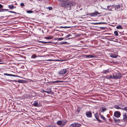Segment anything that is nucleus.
<instances>
[{
    "instance_id": "obj_46",
    "label": "nucleus",
    "mask_w": 127,
    "mask_h": 127,
    "mask_svg": "<svg viewBox=\"0 0 127 127\" xmlns=\"http://www.w3.org/2000/svg\"><path fill=\"white\" fill-rule=\"evenodd\" d=\"M64 27V28H70L71 27H66V26H65V27Z\"/></svg>"
},
{
    "instance_id": "obj_53",
    "label": "nucleus",
    "mask_w": 127,
    "mask_h": 127,
    "mask_svg": "<svg viewBox=\"0 0 127 127\" xmlns=\"http://www.w3.org/2000/svg\"><path fill=\"white\" fill-rule=\"evenodd\" d=\"M2 60L0 59V62H2Z\"/></svg>"
},
{
    "instance_id": "obj_32",
    "label": "nucleus",
    "mask_w": 127,
    "mask_h": 127,
    "mask_svg": "<svg viewBox=\"0 0 127 127\" xmlns=\"http://www.w3.org/2000/svg\"><path fill=\"white\" fill-rule=\"evenodd\" d=\"M67 43V42L66 41H61V44H66Z\"/></svg>"
},
{
    "instance_id": "obj_25",
    "label": "nucleus",
    "mask_w": 127,
    "mask_h": 127,
    "mask_svg": "<svg viewBox=\"0 0 127 127\" xmlns=\"http://www.w3.org/2000/svg\"><path fill=\"white\" fill-rule=\"evenodd\" d=\"M114 34H115V35L116 36H118V32L117 31H115L114 32Z\"/></svg>"
},
{
    "instance_id": "obj_22",
    "label": "nucleus",
    "mask_w": 127,
    "mask_h": 127,
    "mask_svg": "<svg viewBox=\"0 0 127 127\" xmlns=\"http://www.w3.org/2000/svg\"><path fill=\"white\" fill-rule=\"evenodd\" d=\"M39 42H41L42 43H43L45 44L46 43H51L52 42H44L43 41H39Z\"/></svg>"
},
{
    "instance_id": "obj_49",
    "label": "nucleus",
    "mask_w": 127,
    "mask_h": 127,
    "mask_svg": "<svg viewBox=\"0 0 127 127\" xmlns=\"http://www.w3.org/2000/svg\"><path fill=\"white\" fill-rule=\"evenodd\" d=\"M47 61H51L52 60H51V59H49L48 60H47Z\"/></svg>"
},
{
    "instance_id": "obj_44",
    "label": "nucleus",
    "mask_w": 127,
    "mask_h": 127,
    "mask_svg": "<svg viewBox=\"0 0 127 127\" xmlns=\"http://www.w3.org/2000/svg\"><path fill=\"white\" fill-rule=\"evenodd\" d=\"M3 9H1L0 10V12H3L4 11Z\"/></svg>"
},
{
    "instance_id": "obj_4",
    "label": "nucleus",
    "mask_w": 127,
    "mask_h": 127,
    "mask_svg": "<svg viewBox=\"0 0 127 127\" xmlns=\"http://www.w3.org/2000/svg\"><path fill=\"white\" fill-rule=\"evenodd\" d=\"M81 125L78 123H75L72 124H71L70 126V127H80Z\"/></svg>"
},
{
    "instance_id": "obj_13",
    "label": "nucleus",
    "mask_w": 127,
    "mask_h": 127,
    "mask_svg": "<svg viewBox=\"0 0 127 127\" xmlns=\"http://www.w3.org/2000/svg\"><path fill=\"white\" fill-rule=\"evenodd\" d=\"M84 57L87 58H94L95 57V56L92 55H85Z\"/></svg>"
},
{
    "instance_id": "obj_59",
    "label": "nucleus",
    "mask_w": 127,
    "mask_h": 127,
    "mask_svg": "<svg viewBox=\"0 0 127 127\" xmlns=\"http://www.w3.org/2000/svg\"><path fill=\"white\" fill-rule=\"evenodd\" d=\"M104 9H106L107 8H104Z\"/></svg>"
},
{
    "instance_id": "obj_47",
    "label": "nucleus",
    "mask_w": 127,
    "mask_h": 127,
    "mask_svg": "<svg viewBox=\"0 0 127 127\" xmlns=\"http://www.w3.org/2000/svg\"><path fill=\"white\" fill-rule=\"evenodd\" d=\"M68 0H62L63 1L65 2L66 1H67Z\"/></svg>"
},
{
    "instance_id": "obj_15",
    "label": "nucleus",
    "mask_w": 127,
    "mask_h": 127,
    "mask_svg": "<svg viewBox=\"0 0 127 127\" xmlns=\"http://www.w3.org/2000/svg\"><path fill=\"white\" fill-rule=\"evenodd\" d=\"M107 23L106 22H99V23H92V24L93 25H98V24H106Z\"/></svg>"
},
{
    "instance_id": "obj_8",
    "label": "nucleus",
    "mask_w": 127,
    "mask_h": 127,
    "mask_svg": "<svg viewBox=\"0 0 127 127\" xmlns=\"http://www.w3.org/2000/svg\"><path fill=\"white\" fill-rule=\"evenodd\" d=\"M114 76H115V79L120 78L122 77L121 74L118 73H116L115 75Z\"/></svg>"
},
{
    "instance_id": "obj_50",
    "label": "nucleus",
    "mask_w": 127,
    "mask_h": 127,
    "mask_svg": "<svg viewBox=\"0 0 127 127\" xmlns=\"http://www.w3.org/2000/svg\"><path fill=\"white\" fill-rule=\"evenodd\" d=\"M108 10L109 11H112V9H109L108 8Z\"/></svg>"
},
{
    "instance_id": "obj_51",
    "label": "nucleus",
    "mask_w": 127,
    "mask_h": 127,
    "mask_svg": "<svg viewBox=\"0 0 127 127\" xmlns=\"http://www.w3.org/2000/svg\"><path fill=\"white\" fill-rule=\"evenodd\" d=\"M3 10L5 11H8V9H3Z\"/></svg>"
},
{
    "instance_id": "obj_11",
    "label": "nucleus",
    "mask_w": 127,
    "mask_h": 127,
    "mask_svg": "<svg viewBox=\"0 0 127 127\" xmlns=\"http://www.w3.org/2000/svg\"><path fill=\"white\" fill-rule=\"evenodd\" d=\"M113 120L115 121V122L116 123H119L121 121H122L123 120H120L118 119H116V118L113 117Z\"/></svg>"
},
{
    "instance_id": "obj_34",
    "label": "nucleus",
    "mask_w": 127,
    "mask_h": 127,
    "mask_svg": "<svg viewBox=\"0 0 127 127\" xmlns=\"http://www.w3.org/2000/svg\"><path fill=\"white\" fill-rule=\"evenodd\" d=\"M63 82L62 81H55L53 82V83H59L60 82Z\"/></svg>"
},
{
    "instance_id": "obj_9",
    "label": "nucleus",
    "mask_w": 127,
    "mask_h": 127,
    "mask_svg": "<svg viewBox=\"0 0 127 127\" xmlns=\"http://www.w3.org/2000/svg\"><path fill=\"white\" fill-rule=\"evenodd\" d=\"M86 115L87 117L89 118H91L92 116L91 112L89 111H87L86 112Z\"/></svg>"
},
{
    "instance_id": "obj_30",
    "label": "nucleus",
    "mask_w": 127,
    "mask_h": 127,
    "mask_svg": "<svg viewBox=\"0 0 127 127\" xmlns=\"http://www.w3.org/2000/svg\"><path fill=\"white\" fill-rule=\"evenodd\" d=\"M64 39V38H57V40L58 41H61L63 40Z\"/></svg>"
},
{
    "instance_id": "obj_21",
    "label": "nucleus",
    "mask_w": 127,
    "mask_h": 127,
    "mask_svg": "<svg viewBox=\"0 0 127 127\" xmlns=\"http://www.w3.org/2000/svg\"><path fill=\"white\" fill-rule=\"evenodd\" d=\"M121 7V6L120 5H117L115 6L114 7V8L115 9H118Z\"/></svg>"
},
{
    "instance_id": "obj_17",
    "label": "nucleus",
    "mask_w": 127,
    "mask_h": 127,
    "mask_svg": "<svg viewBox=\"0 0 127 127\" xmlns=\"http://www.w3.org/2000/svg\"><path fill=\"white\" fill-rule=\"evenodd\" d=\"M46 93L49 94H50L51 93L52 91L51 90L50 88H48L47 89L46 91Z\"/></svg>"
},
{
    "instance_id": "obj_42",
    "label": "nucleus",
    "mask_w": 127,
    "mask_h": 127,
    "mask_svg": "<svg viewBox=\"0 0 127 127\" xmlns=\"http://www.w3.org/2000/svg\"><path fill=\"white\" fill-rule=\"evenodd\" d=\"M3 7V5H2L1 4H0V8H2Z\"/></svg>"
},
{
    "instance_id": "obj_7",
    "label": "nucleus",
    "mask_w": 127,
    "mask_h": 127,
    "mask_svg": "<svg viewBox=\"0 0 127 127\" xmlns=\"http://www.w3.org/2000/svg\"><path fill=\"white\" fill-rule=\"evenodd\" d=\"M100 14V13H99L98 11H96L94 12L90 13L89 15H90L91 17L95 16L98 14Z\"/></svg>"
},
{
    "instance_id": "obj_48",
    "label": "nucleus",
    "mask_w": 127,
    "mask_h": 127,
    "mask_svg": "<svg viewBox=\"0 0 127 127\" xmlns=\"http://www.w3.org/2000/svg\"><path fill=\"white\" fill-rule=\"evenodd\" d=\"M56 60L57 61H63V60Z\"/></svg>"
},
{
    "instance_id": "obj_37",
    "label": "nucleus",
    "mask_w": 127,
    "mask_h": 127,
    "mask_svg": "<svg viewBox=\"0 0 127 127\" xmlns=\"http://www.w3.org/2000/svg\"><path fill=\"white\" fill-rule=\"evenodd\" d=\"M20 5L21 6H22V7L25 6V5L24 4L23 2H22L20 4Z\"/></svg>"
},
{
    "instance_id": "obj_26",
    "label": "nucleus",
    "mask_w": 127,
    "mask_h": 127,
    "mask_svg": "<svg viewBox=\"0 0 127 127\" xmlns=\"http://www.w3.org/2000/svg\"><path fill=\"white\" fill-rule=\"evenodd\" d=\"M52 37L50 36H48V37H45V38L46 39H50L52 38Z\"/></svg>"
},
{
    "instance_id": "obj_19",
    "label": "nucleus",
    "mask_w": 127,
    "mask_h": 127,
    "mask_svg": "<svg viewBox=\"0 0 127 127\" xmlns=\"http://www.w3.org/2000/svg\"><path fill=\"white\" fill-rule=\"evenodd\" d=\"M8 7L9 8L11 9H13L14 8H16V7H14L13 5V4H11L10 5H9L8 6Z\"/></svg>"
},
{
    "instance_id": "obj_5",
    "label": "nucleus",
    "mask_w": 127,
    "mask_h": 127,
    "mask_svg": "<svg viewBox=\"0 0 127 127\" xmlns=\"http://www.w3.org/2000/svg\"><path fill=\"white\" fill-rule=\"evenodd\" d=\"M121 115L120 112L119 111H116L114 112V116L117 118L120 117Z\"/></svg>"
},
{
    "instance_id": "obj_10",
    "label": "nucleus",
    "mask_w": 127,
    "mask_h": 127,
    "mask_svg": "<svg viewBox=\"0 0 127 127\" xmlns=\"http://www.w3.org/2000/svg\"><path fill=\"white\" fill-rule=\"evenodd\" d=\"M95 117L97 120L99 122L102 123V121L99 120V118L98 113H96L95 114Z\"/></svg>"
},
{
    "instance_id": "obj_18",
    "label": "nucleus",
    "mask_w": 127,
    "mask_h": 127,
    "mask_svg": "<svg viewBox=\"0 0 127 127\" xmlns=\"http://www.w3.org/2000/svg\"><path fill=\"white\" fill-rule=\"evenodd\" d=\"M99 115L101 118L103 120H104V121H106V120L105 117L103 115H101L100 113H99Z\"/></svg>"
},
{
    "instance_id": "obj_12",
    "label": "nucleus",
    "mask_w": 127,
    "mask_h": 127,
    "mask_svg": "<svg viewBox=\"0 0 127 127\" xmlns=\"http://www.w3.org/2000/svg\"><path fill=\"white\" fill-rule=\"evenodd\" d=\"M123 120L124 121H126L127 120V115L126 113H123Z\"/></svg>"
},
{
    "instance_id": "obj_38",
    "label": "nucleus",
    "mask_w": 127,
    "mask_h": 127,
    "mask_svg": "<svg viewBox=\"0 0 127 127\" xmlns=\"http://www.w3.org/2000/svg\"><path fill=\"white\" fill-rule=\"evenodd\" d=\"M121 109H123V108H125V107H124V105H121Z\"/></svg>"
},
{
    "instance_id": "obj_33",
    "label": "nucleus",
    "mask_w": 127,
    "mask_h": 127,
    "mask_svg": "<svg viewBox=\"0 0 127 127\" xmlns=\"http://www.w3.org/2000/svg\"><path fill=\"white\" fill-rule=\"evenodd\" d=\"M36 57V55L35 54H33L31 56V58H35Z\"/></svg>"
},
{
    "instance_id": "obj_29",
    "label": "nucleus",
    "mask_w": 127,
    "mask_h": 127,
    "mask_svg": "<svg viewBox=\"0 0 127 127\" xmlns=\"http://www.w3.org/2000/svg\"><path fill=\"white\" fill-rule=\"evenodd\" d=\"M47 9H48L49 10H51L53 9V8L52 7L49 6L46 7Z\"/></svg>"
},
{
    "instance_id": "obj_14",
    "label": "nucleus",
    "mask_w": 127,
    "mask_h": 127,
    "mask_svg": "<svg viewBox=\"0 0 127 127\" xmlns=\"http://www.w3.org/2000/svg\"><path fill=\"white\" fill-rule=\"evenodd\" d=\"M106 110V108L104 107H102V109H100L99 113L104 112V111Z\"/></svg>"
},
{
    "instance_id": "obj_24",
    "label": "nucleus",
    "mask_w": 127,
    "mask_h": 127,
    "mask_svg": "<svg viewBox=\"0 0 127 127\" xmlns=\"http://www.w3.org/2000/svg\"><path fill=\"white\" fill-rule=\"evenodd\" d=\"M108 69H107V70H103L102 72V73L104 74H106L107 73L109 72V71H108Z\"/></svg>"
},
{
    "instance_id": "obj_28",
    "label": "nucleus",
    "mask_w": 127,
    "mask_h": 127,
    "mask_svg": "<svg viewBox=\"0 0 127 127\" xmlns=\"http://www.w3.org/2000/svg\"><path fill=\"white\" fill-rule=\"evenodd\" d=\"M111 57L113 58H116L117 57V55L114 54H112L111 55Z\"/></svg>"
},
{
    "instance_id": "obj_43",
    "label": "nucleus",
    "mask_w": 127,
    "mask_h": 127,
    "mask_svg": "<svg viewBox=\"0 0 127 127\" xmlns=\"http://www.w3.org/2000/svg\"><path fill=\"white\" fill-rule=\"evenodd\" d=\"M71 36V35L70 34H68L66 36V38H68L70 36Z\"/></svg>"
},
{
    "instance_id": "obj_56",
    "label": "nucleus",
    "mask_w": 127,
    "mask_h": 127,
    "mask_svg": "<svg viewBox=\"0 0 127 127\" xmlns=\"http://www.w3.org/2000/svg\"><path fill=\"white\" fill-rule=\"evenodd\" d=\"M68 38L67 39H71V38Z\"/></svg>"
},
{
    "instance_id": "obj_54",
    "label": "nucleus",
    "mask_w": 127,
    "mask_h": 127,
    "mask_svg": "<svg viewBox=\"0 0 127 127\" xmlns=\"http://www.w3.org/2000/svg\"><path fill=\"white\" fill-rule=\"evenodd\" d=\"M51 127V126L49 125V126H48L47 127Z\"/></svg>"
},
{
    "instance_id": "obj_45",
    "label": "nucleus",
    "mask_w": 127,
    "mask_h": 127,
    "mask_svg": "<svg viewBox=\"0 0 127 127\" xmlns=\"http://www.w3.org/2000/svg\"><path fill=\"white\" fill-rule=\"evenodd\" d=\"M42 92H43V93L44 92H45V93H46V91H45L44 90H42V91H41Z\"/></svg>"
},
{
    "instance_id": "obj_58",
    "label": "nucleus",
    "mask_w": 127,
    "mask_h": 127,
    "mask_svg": "<svg viewBox=\"0 0 127 127\" xmlns=\"http://www.w3.org/2000/svg\"><path fill=\"white\" fill-rule=\"evenodd\" d=\"M3 63H0V64H1Z\"/></svg>"
},
{
    "instance_id": "obj_39",
    "label": "nucleus",
    "mask_w": 127,
    "mask_h": 127,
    "mask_svg": "<svg viewBox=\"0 0 127 127\" xmlns=\"http://www.w3.org/2000/svg\"><path fill=\"white\" fill-rule=\"evenodd\" d=\"M8 12H10V13H15V14L17 13H16V12H15L14 11H8Z\"/></svg>"
},
{
    "instance_id": "obj_1",
    "label": "nucleus",
    "mask_w": 127,
    "mask_h": 127,
    "mask_svg": "<svg viewBox=\"0 0 127 127\" xmlns=\"http://www.w3.org/2000/svg\"><path fill=\"white\" fill-rule=\"evenodd\" d=\"M75 3L74 2L70 1L66 3L65 8H66L67 9L70 10L71 9V7L75 5Z\"/></svg>"
},
{
    "instance_id": "obj_16",
    "label": "nucleus",
    "mask_w": 127,
    "mask_h": 127,
    "mask_svg": "<svg viewBox=\"0 0 127 127\" xmlns=\"http://www.w3.org/2000/svg\"><path fill=\"white\" fill-rule=\"evenodd\" d=\"M4 74L5 75H6L8 76H13L14 77H19L18 76L15 75H13L10 74H8L7 73H4Z\"/></svg>"
},
{
    "instance_id": "obj_2",
    "label": "nucleus",
    "mask_w": 127,
    "mask_h": 127,
    "mask_svg": "<svg viewBox=\"0 0 127 127\" xmlns=\"http://www.w3.org/2000/svg\"><path fill=\"white\" fill-rule=\"evenodd\" d=\"M67 123V122H65L64 121H59L57 122V124L58 125H62V127H63L65 125V124Z\"/></svg>"
},
{
    "instance_id": "obj_52",
    "label": "nucleus",
    "mask_w": 127,
    "mask_h": 127,
    "mask_svg": "<svg viewBox=\"0 0 127 127\" xmlns=\"http://www.w3.org/2000/svg\"><path fill=\"white\" fill-rule=\"evenodd\" d=\"M58 1H61V2H63V0H58Z\"/></svg>"
},
{
    "instance_id": "obj_57",
    "label": "nucleus",
    "mask_w": 127,
    "mask_h": 127,
    "mask_svg": "<svg viewBox=\"0 0 127 127\" xmlns=\"http://www.w3.org/2000/svg\"><path fill=\"white\" fill-rule=\"evenodd\" d=\"M89 15V14H86V15H85V16H86L87 15Z\"/></svg>"
},
{
    "instance_id": "obj_6",
    "label": "nucleus",
    "mask_w": 127,
    "mask_h": 127,
    "mask_svg": "<svg viewBox=\"0 0 127 127\" xmlns=\"http://www.w3.org/2000/svg\"><path fill=\"white\" fill-rule=\"evenodd\" d=\"M67 72V70L66 69H61L59 72L58 73L59 75H64Z\"/></svg>"
},
{
    "instance_id": "obj_60",
    "label": "nucleus",
    "mask_w": 127,
    "mask_h": 127,
    "mask_svg": "<svg viewBox=\"0 0 127 127\" xmlns=\"http://www.w3.org/2000/svg\"><path fill=\"white\" fill-rule=\"evenodd\" d=\"M116 40H117V39H116Z\"/></svg>"
},
{
    "instance_id": "obj_36",
    "label": "nucleus",
    "mask_w": 127,
    "mask_h": 127,
    "mask_svg": "<svg viewBox=\"0 0 127 127\" xmlns=\"http://www.w3.org/2000/svg\"><path fill=\"white\" fill-rule=\"evenodd\" d=\"M115 108L117 109H121V108L120 107H119V106L117 105L116 106Z\"/></svg>"
},
{
    "instance_id": "obj_27",
    "label": "nucleus",
    "mask_w": 127,
    "mask_h": 127,
    "mask_svg": "<svg viewBox=\"0 0 127 127\" xmlns=\"http://www.w3.org/2000/svg\"><path fill=\"white\" fill-rule=\"evenodd\" d=\"M26 12L28 13H32L33 12V11L31 10H27Z\"/></svg>"
},
{
    "instance_id": "obj_23",
    "label": "nucleus",
    "mask_w": 127,
    "mask_h": 127,
    "mask_svg": "<svg viewBox=\"0 0 127 127\" xmlns=\"http://www.w3.org/2000/svg\"><path fill=\"white\" fill-rule=\"evenodd\" d=\"M116 29H123V27L121 25H119L118 26H117L116 27Z\"/></svg>"
},
{
    "instance_id": "obj_35",
    "label": "nucleus",
    "mask_w": 127,
    "mask_h": 127,
    "mask_svg": "<svg viewBox=\"0 0 127 127\" xmlns=\"http://www.w3.org/2000/svg\"><path fill=\"white\" fill-rule=\"evenodd\" d=\"M17 82L18 83H23V80H19Z\"/></svg>"
},
{
    "instance_id": "obj_31",
    "label": "nucleus",
    "mask_w": 127,
    "mask_h": 127,
    "mask_svg": "<svg viewBox=\"0 0 127 127\" xmlns=\"http://www.w3.org/2000/svg\"><path fill=\"white\" fill-rule=\"evenodd\" d=\"M109 78L111 79H115V76L114 75H110L109 76Z\"/></svg>"
},
{
    "instance_id": "obj_55",
    "label": "nucleus",
    "mask_w": 127,
    "mask_h": 127,
    "mask_svg": "<svg viewBox=\"0 0 127 127\" xmlns=\"http://www.w3.org/2000/svg\"><path fill=\"white\" fill-rule=\"evenodd\" d=\"M51 127H55V126H54V125H53L52 126H51Z\"/></svg>"
},
{
    "instance_id": "obj_20",
    "label": "nucleus",
    "mask_w": 127,
    "mask_h": 127,
    "mask_svg": "<svg viewBox=\"0 0 127 127\" xmlns=\"http://www.w3.org/2000/svg\"><path fill=\"white\" fill-rule=\"evenodd\" d=\"M66 5V3L65 2H62L61 4V6L62 7H64L65 8Z\"/></svg>"
},
{
    "instance_id": "obj_3",
    "label": "nucleus",
    "mask_w": 127,
    "mask_h": 127,
    "mask_svg": "<svg viewBox=\"0 0 127 127\" xmlns=\"http://www.w3.org/2000/svg\"><path fill=\"white\" fill-rule=\"evenodd\" d=\"M32 105L35 107H39L41 105L40 102L37 100L34 101Z\"/></svg>"
},
{
    "instance_id": "obj_40",
    "label": "nucleus",
    "mask_w": 127,
    "mask_h": 127,
    "mask_svg": "<svg viewBox=\"0 0 127 127\" xmlns=\"http://www.w3.org/2000/svg\"><path fill=\"white\" fill-rule=\"evenodd\" d=\"M114 39V38H111L110 39V41H114V42H116L115 40H112V39Z\"/></svg>"
},
{
    "instance_id": "obj_41",
    "label": "nucleus",
    "mask_w": 127,
    "mask_h": 127,
    "mask_svg": "<svg viewBox=\"0 0 127 127\" xmlns=\"http://www.w3.org/2000/svg\"><path fill=\"white\" fill-rule=\"evenodd\" d=\"M112 5H110L107 6V8H109L110 7H112Z\"/></svg>"
}]
</instances>
